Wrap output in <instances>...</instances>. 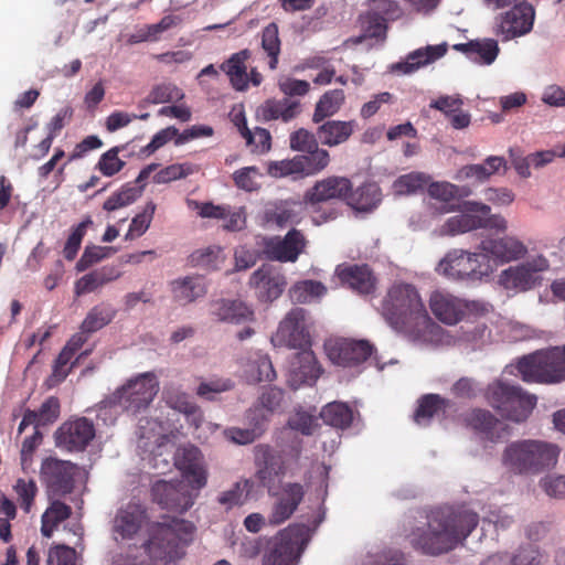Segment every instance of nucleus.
Segmentation results:
<instances>
[{"instance_id":"nucleus-28","label":"nucleus","mask_w":565,"mask_h":565,"mask_svg":"<svg viewBox=\"0 0 565 565\" xmlns=\"http://www.w3.org/2000/svg\"><path fill=\"white\" fill-rule=\"evenodd\" d=\"M210 313L218 322L234 324H241L254 319V311L241 300H213L210 302Z\"/></svg>"},{"instance_id":"nucleus-60","label":"nucleus","mask_w":565,"mask_h":565,"mask_svg":"<svg viewBox=\"0 0 565 565\" xmlns=\"http://www.w3.org/2000/svg\"><path fill=\"white\" fill-rule=\"evenodd\" d=\"M267 173L277 179L289 175H301L298 156H295L291 159L269 161L267 164Z\"/></svg>"},{"instance_id":"nucleus-29","label":"nucleus","mask_w":565,"mask_h":565,"mask_svg":"<svg viewBox=\"0 0 565 565\" xmlns=\"http://www.w3.org/2000/svg\"><path fill=\"white\" fill-rule=\"evenodd\" d=\"M355 120L328 119L320 122L317 136L320 142L327 147H337L345 143L356 130Z\"/></svg>"},{"instance_id":"nucleus-14","label":"nucleus","mask_w":565,"mask_h":565,"mask_svg":"<svg viewBox=\"0 0 565 565\" xmlns=\"http://www.w3.org/2000/svg\"><path fill=\"white\" fill-rule=\"evenodd\" d=\"M548 267L547 258L543 255H537L520 265L504 269L500 275V282L507 289L530 290L539 284V274L547 270Z\"/></svg>"},{"instance_id":"nucleus-55","label":"nucleus","mask_w":565,"mask_h":565,"mask_svg":"<svg viewBox=\"0 0 565 565\" xmlns=\"http://www.w3.org/2000/svg\"><path fill=\"white\" fill-rule=\"evenodd\" d=\"M361 25L363 35L359 39V42L363 38L381 39L384 40L387 31V21L383 18H377L374 12H366L361 17Z\"/></svg>"},{"instance_id":"nucleus-63","label":"nucleus","mask_w":565,"mask_h":565,"mask_svg":"<svg viewBox=\"0 0 565 565\" xmlns=\"http://www.w3.org/2000/svg\"><path fill=\"white\" fill-rule=\"evenodd\" d=\"M191 173H193V168L190 163H174L160 170L153 179L156 183H168L185 178Z\"/></svg>"},{"instance_id":"nucleus-34","label":"nucleus","mask_w":565,"mask_h":565,"mask_svg":"<svg viewBox=\"0 0 565 565\" xmlns=\"http://www.w3.org/2000/svg\"><path fill=\"white\" fill-rule=\"evenodd\" d=\"M171 291L175 301L186 305L203 297L206 294V286L202 277L186 276L173 280Z\"/></svg>"},{"instance_id":"nucleus-31","label":"nucleus","mask_w":565,"mask_h":565,"mask_svg":"<svg viewBox=\"0 0 565 565\" xmlns=\"http://www.w3.org/2000/svg\"><path fill=\"white\" fill-rule=\"evenodd\" d=\"M300 103L288 97L281 99H267L256 111L263 121L281 120L289 122L300 114Z\"/></svg>"},{"instance_id":"nucleus-47","label":"nucleus","mask_w":565,"mask_h":565,"mask_svg":"<svg viewBox=\"0 0 565 565\" xmlns=\"http://www.w3.org/2000/svg\"><path fill=\"white\" fill-rule=\"evenodd\" d=\"M265 221L269 224H275L279 228H284L288 225L298 224L300 217L295 210V205L285 202L267 209L265 211Z\"/></svg>"},{"instance_id":"nucleus-53","label":"nucleus","mask_w":565,"mask_h":565,"mask_svg":"<svg viewBox=\"0 0 565 565\" xmlns=\"http://www.w3.org/2000/svg\"><path fill=\"white\" fill-rule=\"evenodd\" d=\"M156 207V204L150 201L146 204L143 211L131 220L129 228L125 235L126 241H134L142 236L148 231L153 218Z\"/></svg>"},{"instance_id":"nucleus-41","label":"nucleus","mask_w":565,"mask_h":565,"mask_svg":"<svg viewBox=\"0 0 565 565\" xmlns=\"http://www.w3.org/2000/svg\"><path fill=\"white\" fill-rule=\"evenodd\" d=\"M320 417L329 426L345 429L353 422V411L347 403L332 402L321 409Z\"/></svg>"},{"instance_id":"nucleus-19","label":"nucleus","mask_w":565,"mask_h":565,"mask_svg":"<svg viewBox=\"0 0 565 565\" xmlns=\"http://www.w3.org/2000/svg\"><path fill=\"white\" fill-rule=\"evenodd\" d=\"M95 437V427L86 417H78L63 423L55 431L57 447L68 451H83Z\"/></svg>"},{"instance_id":"nucleus-49","label":"nucleus","mask_w":565,"mask_h":565,"mask_svg":"<svg viewBox=\"0 0 565 565\" xmlns=\"http://www.w3.org/2000/svg\"><path fill=\"white\" fill-rule=\"evenodd\" d=\"M253 490V482L244 479L234 483V486L222 492L217 499L218 503L231 509L236 505H243Z\"/></svg>"},{"instance_id":"nucleus-23","label":"nucleus","mask_w":565,"mask_h":565,"mask_svg":"<svg viewBox=\"0 0 565 565\" xmlns=\"http://www.w3.org/2000/svg\"><path fill=\"white\" fill-rule=\"evenodd\" d=\"M341 284L361 296L374 294L377 279L366 264H342L335 269Z\"/></svg>"},{"instance_id":"nucleus-46","label":"nucleus","mask_w":565,"mask_h":565,"mask_svg":"<svg viewBox=\"0 0 565 565\" xmlns=\"http://www.w3.org/2000/svg\"><path fill=\"white\" fill-rule=\"evenodd\" d=\"M327 287L317 280H301L296 282L289 290L290 299L298 303H308L324 296Z\"/></svg>"},{"instance_id":"nucleus-15","label":"nucleus","mask_w":565,"mask_h":565,"mask_svg":"<svg viewBox=\"0 0 565 565\" xmlns=\"http://www.w3.org/2000/svg\"><path fill=\"white\" fill-rule=\"evenodd\" d=\"M254 461L257 468L255 477L259 486L271 494L276 488V479L286 473L282 454L270 445L259 444L254 447Z\"/></svg>"},{"instance_id":"nucleus-54","label":"nucleus","mask_w":565,"mask_h":565,"mask_svg":"<svg viewBox=\"0 0 565 565\" xmlns=\"http://www.w3.org/2000/svg\"><path fill=\"white\" fill-rule=\"evenodd\" d=\"M262 47L269 56V67L275 70L278 64L280 53V40L278 35V25L274 22L264 28L262 34Z\"/></svg>"},{"instance_id":"nucleus-1","label":"nucleus","mask_w":565,"mask_h":565,"mask_svg":"<svg viewBox=\"0 0 565 565\" xmlns=\"http://www.w3.org/2000/svg\"><path fill=\"white\" fill-rule=\"evenodd\" d=\"M381 313L394 330L422 342H430L443 333L412 284H394L382 300Z\"/></svg>"},{"instance_id":"nucleus-6","label":"nucleus","mask_w":565,"mask_h":565,"mask_svg":"<svg viewBox=\"0 0 565 565\" xmlns=\"http://www.w3.org/2000/svg\"><path fill=\"white\" fill-rule=\"evenodd\" d=\"M526 383L556 384L565 381V344L535 351L518 363Z\"/></svg>"},{"instance_id":"nucleus-24","label":"nucleus","mask_w":565,"mask_h":565,"mask_svg":"<svg viewBox=\"0 0 565 565\" xmlns=\"http://www.w3.org/2000/svg\"><path fill=\"white\" fill-rule=\"evenodd\" d=\"M479 249L490 258L501 263L518 260L527 253V248L522 241L515 236L505 235L503 237H486L480 242Z\"/></svg>"},{"instance_id":"nucleus-56","label":"nucleus","mask_w":565,"mask_h":565,"mask_svg":"<svg viewBox=\"0 0 565 565\" xmlns=\"http://www.w3.org/2000/svg\"><path fill=\"white\" fill-rule=\"evenodd\" d=\"M20 508L25 512L30 513L34 499L38 494V486L33 479L19 478L13 487Z\"/></svg>"},{"instance_id":"nucleus-61","label":"nucleus","mask_w":565,"mask_h":565,"mask_svg":"<svg viewBox=\"0 0 565 565\" xmlns=\"http://www.w3.org/2000/svg\"><path fill=\"white\" fill-rule=\"evenodd\" d=\"M500 52L498 42L493 39L478 40V45L472 50V60L490 65L494 62Z\"/></svg>"},{"instance_id":"nucleus-16","label":"nucleus","mask_w":565,"mask_h":565,"mask_svg":"<svg viewBox=\"0 0 565 565\" xmlns=\"http://www.w3.org/2000/svg\"><path fill=\"white\" fill-rule=\"evenodd\" d=\"M326 351L333 364L351 367L367 361L375 348L366 340L337 339L327 342Z\"/></svg>"},{"instance_id":"nucleus-44","label":"nucleus","mask_w":565,"mask_h":565,"mask_svg":"<svg viewBox=\"0 0 565 565\" xmlns=\"http://www.w3.org/2000/svg\"><path fill=\"white\" fill-rule=\"evenodd\" d=\"M352 206L362 212H369L375 209L382 200L381 189L376 183H364L351 192Z\"/></svg>"},{"instance_id":"nucleus-52","label":"nucleus","mask_w":565,"mask_h":565,"mask_svg":"<svg viewBox=\"0 0 565 565\" xmlns=\"http://www.w3.org/2000/svg\"><path fill=\"white\" fill-rule=\"evenodd\" d=\"M124 149L125 146H115L104 152L96 163L95 169H97L104 177L108 178L120 172L125 168L126 162L121 160L118 154Z\"/></svg>"},{"instance_id":"nucleus-33","label":"nucleus","mask_w":565,"mask_h":565,"mask_svg":"<svg viewBox=\"0 0 565 565\" xmlns=\"http://www.w3.org/2000/svg\"><path fill=\"white\" fill-rule=\"evenodd\" d=\"M60 498H49L50 503L41 516V533L44 537H52L58 525L72 515V508Z\"/></svg>"},{"instance_id":"nucleus-9","label":"nucleus","mask_w":565,"mask_h":565,"mask_svg":"<svg viewBox=\"0 0 565 565\" xmlns=\"http://www.w3.org/2000/svg\"><path fill=\"white\" fill-rule=\"evenodd\" d=\"M306 543L307 527L305 525L288 526L269 542L263 565H295V561Z\"/></svg>"},{"instance_id":"nucleus-42","label":"nucleus","mask_w":565,"mask_h":565,"mask_svg":"<svg viewBox=\"0 0 565 565\" xmlns=\"http://www.w3.org/2000/svg\"><path fill=\"white\" fill-rule=\"evenodd\" d=\"M117 310L109 303L94 306L81 323L79 329L90 334L108 326L116 317Z\"/></svg>"},{"instance_id":"nucleus-64","label":"nucleus","mask_w":565,"mask_h":565,"mask_svg":"<svg viewBox=\"0 0 565 565\" xmlns=\"http://www.w3.org/2000/svg\"><path fill=\"white\" fill-rule=\"evenodd\" d=\"M76 551L65 544H57L49 550L47 565H75Z\"/></svg>"},{"instance_id":"nucleus-26","label":"nucleus","mask_w":565,"mask_h":565,"mask_svg":"<svg viewBox=\"0 0 565 565\" xmlns=\"http://www.w3.org/2000/svg\"><path fill=\"white\" fill-rule=\"evenodd\" d=\"M174 465L193 487L200 489L206 484L203 457L198 447L186 445L178 448L174 455Z\"/></svg>"},{"instance_id":"nucleus-12","label":"nucleus","mask_w":565,"mask_h":565,"mask_svg":"<svg viewBox=\"0 0 565 565\" xmlns=\"http://www.w3.org/2000/svg\"><path fill=\"white\" fill-rule=\"evenodd\" d=\"M534 19L535 10L531 3H516L494 18L493 34L502 42L523 36L532 31Z\"/></svg>"},{"instance_id":"nucleus-51","label":"nucleus","mask_w":565,"mask_h":565,"mask_svg":"<svg viewBox=\"0 0 565 565\" xmlns=\"http://www.w3.org/2000/svg\"><path fill=\"white\" fill-rule=\"evenodd\" d=\"M429 182V177L423 172H411L398 177L394 183V192L398 195H408L424 189Z\"/></svg>"},{"instance_id":"nucleus-32","label":"nucleus","mask_w":565,"mask_h":565,"mask_svg":"<svg viewBox=\"0 0 565 565\" xmlns=\"http://www.w3.org/2000/svg\"><path fill=\"white\" fill-rule=\"evenodd\" d=\"M446 53V44L427 45L407 54L405 61L396 63L393 65L392 70L402 74H412L418 71L420 67L434 63L438 58L443 57Z\"/></svg>"},{"instance_id":"nucleus-8","label":"nucleus","mask_w":565,"mask_h":565,"mask_svg":"<svg viewBox=\"0 0 565 565\" xmlns=\"http://www.w3.org/2000/svg\"><path fill=\"white\" fill-rule=\"evenodd\" d=\"M437 271L454 280H481L488 277L493 268L487 255L452 249L438 263Z\"/></svg>"},{"instance_id":"nucleus-5","label":"nucleus","mask_w":565,"mask_h":565,"mask_svg":"<svg viewBox=\"0 0 565 565\" xmlns=\"http://www.w3.org/2000/svg\"><path fill=\"white\" fill-rule=\"evenodd\" d=\"M484 398L503 418L515 423L526 420L537 401L535 395L527 394L521 386L501 380L487 386Z\"/></svg>"},{"instance_id":"nucleus-2","label":"nucleus","mask_w":565,"mask_h":565,"mask_svg":"<svg viewBox=\"0 0 565 565\" xmlns=\"http://www.w3.org/2000/svg\"><path fill=\"white\" fill-rule=\"evenodd\" d=\"M479 515L467 509L433 511L424 527L409 535L412 546L423 554L437 556L456 548L476 529Z\"/></svg>"},{"instance_id":"nucleus-20","label":"nucleus","mask_w":565,"mask_h":565,"mask_svg":"<svg viewBox=\"0 0 565 565\" xmlns=\"http://www.w3.org/2000/svg\"><path fill=\"white\" fill-rule=\"evenodd\" d=\"M353 190L350 179L339 175H330L317 181L305 192L303 200L307 204L316 205L324 202L345 201Z\"/></svg>"},{"instance_id":"nucleus-17","label":"nucleus","mask_w":565,"mask_h":565,"mask_svg":"<svg viewBox=\"0 0 565 565\" xmlns=\"http://www.w3.org/2000/svg\"><path fill=\"white\" fill-rule=\"evenodd\" d=\"M478 303L467 301L454 295L434 291L429 297V308L440 322L455 326L462 321L470 312L477 310Z\"/></svg>"},{"instance_id":"nucleus-45","label":"nucleus","mask_w":565,"mask_h":565,"mask_svg":"<svg viewBox=\"0 0 565 565\" xmlns=\"http://www.w3.org/2000/svg\"><path fill=\"white\" fill-rule=\"evenodd\" d=\"M297 156L301 169V177H311L322 172L331 161L329 151L319 146L303 154Z\"/></svg>"},{"instance_id":"nucleus-38","label":"nucleus","mask_w":565,"mask_h":565,"mask_svg":"<svg viewBox=\"0 0 565 565\" xmlns=\"http://www.w3.org/2000/svg\"><path fill=\"white\" fill-rule=\"evenodd\" d=\"M462 209L467 212H477L479 218V228L495 230L504 233L508 230V221L500 214H491V207L488 204L477 201H466Z\"/></svg>"},{"instance_id":"nucleus-18","label":"nucleus","mask_w":565,"mask_h":565,"mask_svg":"<svg viewBox=\"0 0 565 565\" xmlns=\"http://www.w3.org/2000/svg\"><path fill=\"white\" fill-rule=\"evenodd\" d=\"M305 494L303 486L298 482L284 483L279 491H276V488L273 489L269 495L275 501L268 514V524L277 526L289 520L302 502Z\"/></svg>"},{"instance_id":"nucleus-57","label":"nucleus","mask_w":565,"mask_h":565,"mask_svg":"<svg viewBox=\"0 0 565 565\" xmlns=\"http://www.w3.org/2000/svg\"><path fill=\"white\" fill-rule=\"evenodd\" d=\"M234 382L231 379L214 377L209 381L201 382L196 388L198 396L213 401L220 393L231 391Z\"/></svg>"},{"instance_id":"nucleus-22","label":"nucleus","mask_w":565,"mask_h":565,"mask_svg":"<svg viewBox=\"0 0 565 565\" xmlns=\"http://www.w3.org/2000/svg\"><path fill=\"white\" fill-rule=\"evenodd\" d=\"M249 285L255 289L260 301L271 302L281 296L287 281L278 269L270 265H263L252 274Z\"/></svg>"},{"instance_id":"nucleus-35","label":"nucleus","mask_w":565,"mask_h":565,"mask_svg":"<svg viewBox=\"0 0 565 565\" xmlns=\"http://www.w3.org/2000/svg\"><path fill=\"white\" fill-rule=\"evenodd\" d=\"M450 401L438 394H425L418 399L414 413V420L418 425H428L435 415L445 412L450 407Z\"/></svg>"},{"instance_id":"nucleus-30","label":"nucleus","mask_w":565,"mask_h":565,"mask_svg":"<svg viewBox=\"0 0 565 565\" xmlns=\"http://www.w3.org/2000/svg\"><path fill=\"white\" fill-rule=\"evenodd\" d=\"M243 376L248 384L273 382L276 371L268 354L260 351L250 353L243 362Z\"/></svg>"},{"instance_id":"nucleus-39","label":"nucleus","mask_w":565,"mask_h":565,"mask_svg":"<svg viewBox=\"0 0 565 565\" xmlns=\"http://www.w3.org/2000/svg\"><path fill=\"white\" fill-rule=\"evenodd\" d=\"M345 99L344 92L342 89H331L326 92L317 102L315 111L312 114V121L320 124L327 118L335 115Z\"/></svg>"},{"instance_id":"nucleus-25","label":"nucleus","mask_w":565,"mask_h":565,"mask_svg":"<svg viewBox=\"0 0 565 565\" xmlns=\"http://www.w3.org/2000/svg\"><path fill=\"white\" fill-rule=\"evenodd\" d=\"M310 348L300 349L290 362L288 381L295 390L305 384H315L322 373V367Z\"/></svg>"},{"instance_id":"nucleus-3","label":"nucleus","mask_w":565,"mask_h":565,"mask_svg":"<svg viewBox=\"0 0 565 565\" xmlns=\"http://www.w3.org/2000/svg\"><path fill=\"white\" fill-rule=\"evenodd\" d=\"M195 526L183 519L152 525L149 539L138 547L114 556L113 565H156L157 562L170 563L181 557V543L188 544Z\"/></svg>"},{"instance_id":"nucleus-11","label":"nucleus","mask_w":565,"mask_h":565,"mask_svg":"<svg viewBox=\"0 0 565 565\" xmlns=\"http://www.w3.org/2000/svg\"><path fill=\"white\" fill-rule=\"evenodd\" d=\"M78 467L67 460L45 458L41 463L40 477L49 498L65 497L75 488Z\"/></svg>"},{"instance_id":"nucleus-4","label":"nucleus","mask_w":565,"mask_h":565,"mask_svg":"<svg viewBox=\"0 0 565 565\" xmlns=\"http://www.w3.org/2000/svg\"><path fill=\"white\" fill-rule=\"evenodd\" d=\"M561 449L543 440L524 439L511 443L503 451V465L514 473L537 475L553 468Z\"/></svg>"},{"instance_id":"nucleus-43","label":"nucleus","mask_w":565,"mask_h":565,"mask_svg":"<svg viewBox=\"0 0 565 565\" xmlns=\"http://www.w3.org/2000/svg\"><path fill=\"white\" fill-rule=\"evenodd\" d=\"M449 217L439 228L440 236H456L478 230L479 218L477 212H467Z\"/></svg>"},{"instance_id":"nucleus-48","label":"nucleus","mask_w":565,"mask_h":565,"mask_svg":"<svg viewBox=\"0 0 565 565\" xmlns=\"http://www.w3.org/2000/svg\"><path fill=\"white\" fill-rule=\"evenodd\" d=\"M168 404L173 409L183 413L186 416L189 423L195 428L200 427L203 419L202 412L200 407L193 403L186 394L180 393L175 395H169Z\"/></svg>"},{"instance_id":"nucleus-62","label":"nucleus","mask_w":565,"mask_h":565,"mask_svg":"<svg viewBox=\"0 0 565 565\" xmlns=\"http://www.w3.org/2000/svg\"><path fill=\"white\" fill-rule=\"evenodd\" d=\"M466 420L472 429L484 434H489L498 424V419L484 409H473Z\"/></svg>"},{"instance_id":"nucleus-36","label":"nucleus","mask_w":565,"mask_h":565,"mask_svg":"<svg viewBox=\"0 0 565 565\" xmlns=\"http://www.w3.org/2000/svg\"><path fill=\"white\" fill-rule=\"evenodd\" d=\"M250 53L248 50H242L233 54L221 68L230 77L232 86L236 90H244L248 86V78L246 72V61L249 58Z\"/></svg>"},{"instance_id":"nucleus-59","label":"nucleus","mask_w":565,"mask_h":565,"mask_svg":"<svg viewBox=\"0 0 565 565\" xmlns=\"http://www.w3.org/2000/svg\"><path fill=\"white\" fill-rule=\"evenodd\" d=\"M220 257L221 248L216 246H209L193 252L190 255V263L196 267L215 269L217 268Z\"/></svg>"},{"instance_id":"nucleus-7","label":"nucleus","mask_w":565,"mask_h":565,"mask_svg":"<svg viewBox=\"0 0 565 565\" xmlns=\"http://www.w3.org/2000/svg\"><path fill=\"white\" fill-rule=\"evenodd\" d=\"M159 392V382L152 372H146L129 380L109 397V404L136 415L149 407Z\"/></svg>"},{"instance_id":"nucleus-40","label":"nucleus","mask_w":565,"mask_h":565,"mask_svg":"<svg viewBox=\"0 0 565 565\" xmlns=\"http://www.w3.org/2000/svg\"><path fill=\"white\" fill-rule=\"evenodd\" d=\"M119 274L113 268H102L84 275L75 282L76 296H82L95 291L104 285L116 280Z\"/></svg>"},{"instance_id":"nucleus-37","label":"nucleus","mask_w":565,"mask_h":565,"mask_svg":"<svg viewBox=\"0 0 565 565\" xmlns=\"http://www.w3.org/2000/svg\"><path fill=\"white\" fill-rule=\"evenodd\" d=\"M247 418L250 422H254L253 427H231L225 430V436L230 440L238 445H248L254 443L265 433L267 419L264 416H262V418H258L257 409L249 411L247 414Z\"/></svg>"},{"instance_id":"nucleus-58","label":"nucleus","mask_w":565,"mask_h":565,"mask_svg":"<svg viewBox=\"0 0 565 565\" xmlns=\"http://www.w3.org/2000/svg\"><path fill=\"white\" fill-rule=\"evenodd\" d=\"M317 138V132L313 134L308 129L299 128L290 134L289 147L294 151L305 153L309 150L316 149L319 146Z\"/></svg>"},{"instance_id":"nucleus-21","label":"nucleus","mask_w":565,"mask_h":565,"mask_svg":"<svg viewBox=\"0 0 565 565\" xmlns=\"http://www.w3.org/2000/svg\"><path fill=\"white\" fill-rule=\"evenodd\" d=\"M148 519L147 510L143 505L129 502L119 508L113 520V535L115 541L132 540Z\"/></svg>"},{"instance_id":"nucleus-10","label":"nucleus","mask_w":565,"mask_h":565,"mask_svg":"<svg viewBox=\"0 0 565 565\" xmlns=\"http://www.w3.org/2000/svg\"><path fill=\"white\" fill-rule=\"evenodd\" d=\"M276 347L305 349L311 347L310 320L308 311L300 307L290 309L279 322L271 338Z\"/></svg>"},{"instance_id":"nucleus-13","label":"nucleus","mask_w":565,"mask_h":565,"mask_svg":"<svg viewBox=\"0 0 565 565\" xmlns=\"http://www.w3.org/2000/svg\"><path fill=\"white\" fill-rule=\"evenodd\" d=\"M308 239L302 231L291 228L284 237H265L263 253L269 260L295 263L306 252Z\"/></svg>"},{"instance_id":"nucleus-27","label":"nucleus","mask_w":565,"mask_h":565,"mask_svg":"<svg viewBox=\"0 0 565 565\" xmlns=\"http://www.w3.org/2000/svg\"><path fill=\"white\" fill-rule=\"evenodd\" d=\"M157 168L158 164L156 163L146 166L139 172L135 182H127L118 191L114 192L104 202L103 209L107 212H114L137 201V199L142 194L146 181Z\"/></svg>"},{"instance_id":"nucleus-50","label":"nucleus","mask_w":565,"mask_h":565,"mask_svg":"<svg viewBox=\"0 0 565 565\" xmlns=\"http://www.w3.org/2000/svg\"><path fill=\"white\" fill-rule=\"evenodd\" d=\"M241 136L253 152L263 154L271 149V136L265 128L256 127L254 130H250L247 126L243 125L241 127Z\"/></svg>"}]
</instances>
